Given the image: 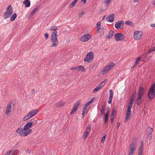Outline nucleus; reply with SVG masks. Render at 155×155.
<instances>
[{"mask_svg": "<svg viewBox=\"0 0 155 155\" xmlns=\"http://www.w3.org/2000/svg\"><path fill=\"white\" fill-rule=\"evenodd\" d=\"M144 89L142 87H140L139 88L138 96L136 98V103L137 105H139L142 102L141 97L144 93Z\"/></svg>", "mask_w": 155, "mask_h": 155, "instance_id": "1", "label": "nucleus"}, {"mask_svg": "<svg viewBox=\"0 0 155 155\" xmlns=\"http://www.w3.org/2000/svg\"><path fill=\"white\" fill-rule=\"evenodd\" d=\"M155 96V83L153 84L151 87L149 88L148 91V101L150 100H152Z\"/></svg>", "mask_w": 155, "mask_h": 155, "instance_id": "2", "label": "nucleus"}, {"mask_svg": "<svg viewBox=\"0 0 155 155\" xmlns=\"http://www.w3.org/2000/svg\"><path fill=\"white\" fill-rule=\"evenodd\" d=\"M57 31L53 32L51 34V41L53 43L51 46V47H55L58 45V41L57 37Z\"/></svg>", "mask_w": 155, "mask_h": 155, "instance_id": "3", "label": "nucleus"}, {"mask_svg": "<svg viewBox=\"0 0 155 155\" xmlns=\"http://www.w3.org/2000/svg\"><path fill=\"white\" fill-rule=\"evenodd\" d=\"M13 12V9L11 5H9L7 8L5 12L3 14L4 18L6 19L9 18L12 14Z\"/></svg>", "mask_w": 155, "mask_h": 155, "instance_id": "4", "label": "nucleus"}, {"mask_svg": "<svg viewBox=\"0 0 155 155\" xmlns=\"http://www.w3.org/2000/svg\"><path fill=\"white\" fill-rule=\"evenodd\" d=\"M137 143L134 142H133L130 145V149L129 151L128 155H133L137 147Z\"/></svg>", "mask_w": 155, "mask_h": 155, "instance_id": "5", "label": "nucleus"}, {"mask_svg": "<svg viewBox=\"0 0 155 155\" xmlns=\"http://www.w3.org/2000/svg\"><path fill=\"white\" fill-rule=\"evenodd\" d=\"M26 130H24V127L21 126H20L19 128H18L16 130L17 133L19 134L20 135L22 136H25V131Z\"/></svg>", "mask_w": 155, "mask_h": 155, "instance_id": "6", "label": "nucleus"}, {"mask_svg": "<svg viewBox=\"0 0 155 155\" xmlns=\"http://www.w3.org/2000/svg\"><path fill=\"white\" fill-rule=\"evenodd\" d=\"M142 34V32L140 31H135L134 33V39L136 40H139Z\"/></svg>", "mask_w": 155, "mask_h": 155, "instance_id": "7", "label": "nucleus"}, {"mask_svg": "<svg viewBox=\"0 0 155 155\" xmlns=\"http://www.w3.org/2000/svg\"><path fill=\"white\" fill-rule=\"evenodd\" d=\"M115 38L116 41H122L124 40V36L121 33H118L115 35Z\"/></svg>", "mask_w": 155, "mask_h": 155, "instance_id": "8", "label": "nucleus"}, {"mask_svg": "<svg viewBox=\"0 0 155 155\" xmlns=\"http://www.w3.org/2000/svg\"><path fill=\"white\" fill-rule=\"evenodd\" d=\"M124 22L123 21H118L116 23L115 27L116 29H120L123 27Z\"/></svg>", "mask_w": 155, "mask_h": 155, "instance_id": "9", "label": "nucleus"}, {"mask_svg": "<svg viewBox=\"0 0 155 155\" xmlns=\"http://www.w3.org/2000/svg\"><path fill=\"white\" fill-rule=\"evenodd\" d=\"M94 59V54L92 52L88 53V63L92 62Z\"/></svg>", "mask_w": 155, "mask_h": 155, "instance_id": "10", "label": "nucleus"}, {"mask_svg": "<svg viewBox=\"0 0 155 155\" xmlns=\"http://www.w3.org/2000/svg\"><path fill=\"white\" fill-rule=\"evenodd\" d=\"M80 105V103L79 101L76 102L73 107V110L71 112L70 114H74L76 111L78 106Z\"/></svg>", "mask_w": 155, "mask_h": 155, "instance_id": "11", "label": "nucleus"}, {"mask_svg": "<svg viewBox=\"0 0 155 155\" xmlns=\"http://www.w3.org/2000/svg\"><path fill=\"white\" fill-rule=\"evenodd\" d=\"M114 14H112L108 16L106 18V20L108 21L113 22L114 21Z\"/></svg>", "mask_w": 155, "mask_h": 155, "instance_id": "12", "label": "nucleus"}, {"mask_svg": "<svg viewBox=\"0 0 155 155\" xmlns=\"http://www.w3.org/2000/svg\"><path fill=\"white\" fill-rule=\"evenodd\" d=\"M109 92L110 97L108 102L109 104H111V103L112 100L113 96V93L112 90H110Z\"/></svg>", "mask_w": 155, "mask_h": 155, "instance_id": "13", "label": "nucleus"}, {"mask_svg": "<svg viewBox=\"0 0 155 155\" xmlns=\"http://www.w3.org/2000/svg\"><path fill=\"white\" fill-rule=\"evenodd\" d=\"M76 70L78 71H85V70L84 66L82 65H80L76 67Z\"/></svg>", "mask_w": 155, "mask_h": 155, "instance_id": "14", "label": "nucleus"}, {"mask_svg": "<svg viewBox=\"0 0 155 155\" xmlns=\"http://www.w3.org/2000/svg\"><path fill=\"white\" fill-rule=\"evenodd\" d=\"M32 126L31 123L28 122L25 125L24 127V130H27L29 128L31 127Z\"/></svg>", "mask_w": 155, "mask_h": 155, "instance_id": "15", "label": "nucleus"}, {"mask_svg": "<svg viewBox=\"0 0 155 155\" xmlns=\"http://www.w3.org/2000/svg\"><path fill=\"white\" fill-rule=\"evenodd\" d=\"M11 109L12 107L11 104H8L6 107V110L5 112V113L7 115H8L10 112Z\"/></svg>", "mask_w": 155, "mask_h": 155, "instance_id": "16", "label": "nucleus"}, {"mask_svg": "<svg viewBox=\"0 0 155 155\" xmlns=\"http://www.w3.org/2000/svg\"><path fill=\"white\" fill-rule=\"evenodd\" d=\"M131 115L130 113H126V117L124 120L125 122H127L128 119L131 118Z\"/></svg>", "mask_w": 155, "mask_h": 155, "instance_id": "17", "label": "nucleus"}, {"mask_svg": "<svg viewBox=\"0 0 155 155\" xmlns=\"http://www.w3.org/2000/svg\"><path fill=\"white\" fill-rule=\"evenodd\" d=\"M110 70V69L108 67V66L107 65L103 69V70L102 71V74H106L107 73L109 72Z\"/></svg>", "mask_w": 155, "mask_h": 155, "instance_id": "18", "label": "nucleus"}, {"mask_svg": "<svg viewBox=\"0 0 155 155\" xmlns=\"http://www.w3.org/2000/svg\"><path fill=\"white\" fill-rule=\"evenodd\" d=\"M23 4H25L26 7H28L30 5V2L29 0H25L23 2Z\"/></svg>", "mask_w": 155, "mask_h": 155, "instance_id": "19", "label": "nucleus"}, {"mask_svg": "<svg viewBox=\"0 0 155 155\" xmlns=\"http://www.w3.org/2000/svg\"><path fill=\"white\" fill-rule=\"evenodd\" d=\"M80 40L82 41H87V34L84 35L80 38Z\"/></svg>", "mask_w": 155, "mask_h": 155, "instance_id": "20", "label": "nucleus"}, {"mask_svg": "<svg viewBox=\"0 0 155 155\" xmlns=\"http://www.w3.org/2000/svg\"><path fill=\"white\" fill-rule=\"evenodd\" d=\"M37 113V110H33L29 113L32 117L35 116Z\"/></svg>", "mask_w": 155, "mask_h": 155, "instance_id": "21", "label": "nucleus"}, {"mask_svg": "<svg viewBox=\"0 0 155 155\" xmlns=\"http://www.w3.org/2000/svg\"><path fill=\"white\" fill-rule=\"evenodd\" d=\"M87 103H86L84 107L83 108L82 112V117H84V114H85V111L86 110V109L87 108Z\"/></svg>", "mask_w": 155, "mask_h": 155, "instance_id": "22", "label": "nucleus"}, {"mask_svg": "<svg viewBox=\"0 0 155 155\" xmlns=\"http://www.w3.org/2000/svg\"><path fill=\"white\" fill-rule=\"evenodd\" d=\"M65 103L64 102L60 101L59 102H58V103H57L55 104V105L57 107H61L63 105L65 104Z\"/></svg>", "mask_w": 155, "mask_h": 155, "instance_id": "23", "label": "nucleus"}, {"mask_svg": "<svg viewBox=\"0 0 155 155\" xmlns=\"http://www.w3.org/2000/svg\"><path fill=\"white\" fill-rule=\"evenodd\" d=\"M147 134L148 135V134L151 135L152 133L153 132V129L152 128H151L150 127H148L147 128Z\"/></svg>", "mask_w": 155, "mask_h": 155, "instance_id": "24", "label": "nucleus"}, {"mask_svg": "<svg viewBox=\"0 0 155 155\" xmlns=\"http://www.w3.org/2000/svg\"><path fill=\"white\" fill-rule=\"evenodd\" d=\"M114 31H110L107 35V38H110L112 37L113 35Z\"/></svg>", "mask_w": 155, "mask_h": 155, "instance_id": "25", "label": "nucleus"}, {"mask_svg": "<svg viewBox=\"0 0 155 155\" xmlns=\"http://www.w3.org/2000/svg\"><path fill=\"white\" fill-rule=\"evenodd\" d=\"M30 123H31L32 124V126H35V125L37 122V121L36 120H35L34 119H32L30 120Z\"/></svg>", "mask_w": 155, "mask_h": 155, "instance_id": "26", "label": "nucleus"}, {"mask_svg": "<svg viewBox=\"0 0 155 155\" xmlns=\"http://www.w3.org/2000/svg\"><path fill=\"white\" fill-rule=\"evenodd\" d=\"M103 86L102 85H101V84H100L97 87H96V88L94 89V90L93 91V92H95L97 91L98 90L100 89Z\"/></svg>", "mask_w": 155, "mask_h": 155, "instance_id": "27", "label": "nucleus"}, {"mask_svg": "<svg viewBox=\"0 0 155 155\" xmlns=\"http://www.w3.org/2000/svg\"><path fill=\"white\" fill-rule=\"evenodd\" d=\"M17 17V14L16 13H14L10 18V20L12 21H13L15 20Z\"/></svg>", "mask_w": 155, "mask_h": 155, "instance_id": "28", "label": "nucleus"}, {"mask_svg": "<svg viewBox=\"0 0 155 155\" xmlns=\"http://www.w3.org/2000/svg\"><path fill=\"white\" fill-rule=\"evenodd\" d=\"M107 66L110 70L114 66H115V64L113 62H111L110 63H108Z\"/></svg>", "mask_w": 155, "mask_h": 155, "instance_id": "29", "label": "nucleus"}, {"mask_svg": "<svg viewBox=\"0 0 155 155\" xmlns=\"http://www.w3.org/2000/svg\"><path fill=\"white\" fill-rule=\"evenodd\" d=\"M106 107V106L104 104L102 106V109L101 110V113L102 115H103L104 114Z\"/></svg>", "mask_w": 155, "mask_h": 155, "instance_id": "30", "label": "nucleus"}, {"mask_svg": "<svg viewBox=\"0 0 155 155\" xmlns=\"http://www.w3.org/2000/svg\"><path fill=\"white\" fill-rule=\"evenodd\" d=\"M32 117L31 116L30 114L28 113L27 115L25 116L23 118L24 120L25 121L27 120L30 118Z\"/></svg>", "mask_w": 155, "mask_h": 155, "instance_id": "31", "label": "nucleus"}, {"mask_svg": "<svg viewBox=\"0 0 155 155\" xmlns=\"http://www.w3.org/2000/svg\"><path fill=\"white\" fill-rule=\"evenodd\" d=\"M141 59V58L140 57H138L137 58L135 63L134 64L133 67H134L137 65L139 64V62L140 61Z\"/></svg>", "mask_w": 155, "mask_h": 155, "instance_id": "32", "label": "nucleus"}, {"mask_svg": "<svg viewBox=\"0 0 155 155\" xmlns=\"http://www.w3.org/2000/svg\"><path fill=\"white\" fill-rule=\"evenodd\" d=\"M87 137V127L85 131L83 136V139H85Z\"/></svg>", "mask_w": 155, "mask_h": 155, "instance_id": "33", "label": "nucleus"}, {"mask_svg": "<svg viewBox=\"0 0 155 155\" xmlns=\"http://www.w3.org/2000/svg\"><path fill=\"white\" fill-rule=\"evenodd\" d=\"M32 131V130L31 129H28L27 130L25 131V136H27L28 134H29L30 133H31Z\"/></svg>", "mask_w": 155, "mask_h": 155, "instance_id": "34", "label": "nucleus"}, {"mask_svg": "<svg viewBox=\"0 0 155 155\" xmlns=\"http://www.w3.org/2000/svg\"><path fill=\"white\" fill-rule=\"evenodd\" d=\"M108 115H107V114H105V115L104 122L105 123H106L107 122L108 119Z\"/></svg>", "mask_w": 155, "mask_h": 155, "instance_id": "35", "label": "nucleus"}, {"mask_svg": "<svg viewBox=\"0 0 155 155\" xmlns=\"http://www.w3.org/2000/svg\"><path fill=\"white\" fill-rule=\"evenodd\" d=\"M143 150H142V149H139L138 151V155H142Z\"/></svg>", "mask_w": 155, "mask_h": 155, "instance_id": "36", "label": "nucleus"}, {"mask_svg": "<svg viewBox=\"0 0 155 155\" xmlns=\"http://www.w3.org/2000/svg\"><path fill=\"white\" fill-rule=\"evenodd\" d=\"M57 27L55 26H53L50 28V30L55 31L57 30Z\"/></svg>", "mask_w": 155, "mask_h": 155, "instance_id": "37", "label": "nucleus"}, {"mask_svg": "<svg viewBox=\"0 0 155 155\" xmlns=\"http://www.w3.org/2000/svg\"><path fill=\"white\" fill-rule=\"evenodd\" d=\"M39 7L40 5L36 6L35 8L34 9L32 12L35 13L36 11L38 9V8Z\"/></svg>", "mask_w": 155, "mask_h": 155, "instance_id": "38", "label": "nucleus"}, {"mask_svg": "<svg viewBox=\"0 0 155 155\" xmlns=\"http://www.w3.org/2000/svg\"><path fill=\"white\" fill-rule=\"evenodd\" d=\"M111 0H105L104 1V3L107 4V5H109L110 3Z\"/></svg>", "mask_w": 155, "mask_h": 155, "instance_id": "39", "label": "nucleus"}, {"mask_svg": "<svg viewBox=\"0 0 155 155\" xmlns=\"http://www.w3.org/2000/svg\"><path fill=\"white\" fill-rule=\"evenodd\" d=\"M155 51V46L151 48L149 51L148 52L147 54H149L150 52L153 51Z\"/></svg>", "mask_w": 155, "mask_h": 155, "instance_id": "40", "label": "nucleus"}, {"mask_svg": "<svg viewBox=\"0 0 155 155\" xmlns=\"http://www.w3.org/2000/svg\"><path fill=\"white\" fill-rule=\"evenodd\" d=\"M107 82V80L105 79L103 82L100 83L101 85H102L103 87L105 84Z\"/></svg>", "mask_w": 155, "mask_h": 155, "instance_id": "41", "label": "nucleus"}, {"mask_svg": "<svg viewBox=\"0 0 155 155\" xmlns=\"http://www.w3.org/2000/svg\"><path fill=\"white\" fill-rule=\"evenodd\" d=\"M143 143L142 141L141 142V143L140 144V148L139 149H142V150L143 149Z\"/></svg>", "mask_w": 155, "mask_h": 155, "instance_id": "42", "label": "nucleus"}, {"mask_svg": "<svg viewBox=\"0 0 155 155\" xmlns=\"http://www.w3.org/2000/svg\"><path fill=\"white\" fill-rule=\"evenodd\" d=\"M94 99L95 97H94L92 100H90L88 102V106L92 103L94 102Z\"/></svg>", "mask_w": 155, "mask_h": 155, "instance_id": "43", "label": "nucleus"}, {"mask_svg": "<svg viewBox=\"0 0 155 155\" xmlns=\"http://www.w3.org/2000/svg\"><path fill=\"white\" fill-rule=\"evenodd\" d=\"M116 111L114 109L113 110L112 113L111 114V115L112 116H115L116 114Z\"/></svg>", "mask_w": 155, "mask_h": 155, "instance_id": "44", "label": "nucleus"}, {"mask_svg": "<svg viewBox=\"0 0 155 155\" xmlns=\"http://www.w3.org/2000/svg\"><path fill=\"white\" fill-rule=\"evenodd\" d=\"M76 3H75L74 2H72L70 5L69 7L70 8H72L75 5Z\"/></svg>", "mask_w": 155, "mask_h": 155, "instance_id": "45", "label": "nucleus"}, {"mask_svg": "<svg viewBox=\"0 0 155 155\" xmlns=\"http://www.w3.org/2000/svg\"><path fill=\"white\" fill-rule=\"evenodd\" d=\"M14 150H15L12 151H13V154H14V155H17L18 153V150H16L15 151H14Z\"/></svg>", "mask_w": 155, "mask_h": 155, "instance_id": "46", "label": "nucleus"}, {"mask_svg": "<svg viewBox=\"0 0 155 155\" xmlns=\"http://www.w3.org/2000/svg\"><path fill=\"white\" fill-rule=\"evenodd\" d=\"M132 22L130 21H128L125 22V24L127 25H130V24H131V23H132Z\"/></svg>", "mask_w": 155, "mask_h": 155, "instance_id": "47", "label": "nucleus"}, {"mask_svg": "<svg viewBox=\"0 0 155 155\" xmlns=\"http://www.w3.org/2000/svg\"><path fill=\"white\" fill-rule=\"evenodd\" d=\"M131 107H127V111H126V112L131 113Z\"/></svg>", "mask_w": 155, "mask_h": 155, "instance_id": "48", "label": "nucleus"}, {"mask_svg": "<svg viewBox=\"0 0 155 155\" xmlns=\"http://www.w3.org/2000/svg\"><path fill=\"white\" fill-rule=\"evenodd\" d=\"M100 25H101V22H97V28L98 29H99ZM98 30H99V29H98Z\"/></svg>", "mask_w": 155, "mask_h": 155, "instance_id": "49", "label": "nucleus"}, {"mask_svg": "<svg viewBox=\"0 0 155 155\" xmlns=\"http://www.w3.org/2000/svg\"><path fill=\"white\" fill-rule=\"evenodd\" d=\"M45 38L46 40L48 39V38L49 35L48 33H45Z\"/></svg>", "mask_w": 155, "mask_h": 155, "instance_id": "50", "label": "nucleus"}, {"mask_svg": "<svg viewBox=\"0 0 155 155\" xmlns=\"http://www.w3.org/2000/svg\"><path fill=\"white\" fill-rule=\"evenodd\" d=\"M133 103L129 102V103H128V107H131L132 108V106H133Z\"/></svg>", "mask_w": 155, "mask_h": 155, "instance_id": "51", "label": "nucleus"}, {"mask_svg": "<svg viewBox=\"0 0 155 155\" xmlns=\"http://www.w3.org/2000/svg\"><path fill=\"white\" fill-rule=\"evenodd\" d=\"M152 135L148 134V136L147 137V138L148 139H149V140H150L152 138Z\"/></svg>", "mask_w": 155, "mask_h": 155, "instance_id": "52", "label": "nucleus"}, {"mask_svg": "<svg viewBox=\"0 0 155 155\" xmlns=\"http://www.w3.org/2000/svg\"><path fill=\"white\" fill-rule=\"evenodd\" d=\"M84 14V12H82L81 13L79 14L78 17H81Z\"/></svg>", "mask_w": 155, "mask_h": 155, "instance_id": "53", "label": "nucleus"}, {"mask_svg": "<svg viewBox=\"0 0 155 155\" xmlns=\"http://www.w3.org/2000/svg\"><path fill=\"white\" fill-rule=\"evenodd\" d=\"M12 150H10L8 152H7L5 155H10L11 153H12Z\"/></svg>", "mask_w": 155, "mask_h": 155, "instance_id": "54", "label": "nucleus"}, {"mask_svg": "<svg viewBox=\"0 0 155 155\" xmlns=\"http://www.w3.org/2000/svg\"><path fill=\"white\" fill-rule=\"evenodd\" d=\"M106 135L103 136L101 139V142L104 143L105 140Z\"/></svg>", "mask_w": 155, "mask_h": 155, "instance_id": "55", "label": "nucleus"}, {"mask_svg": "<svg viewBox=\"0 0 155 155\" xmlns=\"http://www.w3.org/2000/svg\"><path fill=\"white\" fill-rule=\"evenodd\" d=\"M120 126V123L119 122H117V127L118 128Z\"/></svg>", "mask_w": 155, "mask_h": 155, "instance_id": "56", "label": "nucleus"}, {"mask_svg": "<svg viewBox=\"0 0 155 155\" xmlns=\"http://www.w3.org/2000/svg\"><path fill=\"white\" fill-rule=\"evenodd\" d=\"M134 99L133 97H132L130 100L129 102L133 103Z\"/></svg>", "mask_w": 155, "mask_h": 155, "instance_id": "57", "label": "nucleus"}, {"mask_svg": "<svg viewBox=\"0 0 155 155\" xmlns=\"http://www.w3.org/2000/svg\"><path fill=\"white\" fill-rule=\"evenodd\" d=\"M91 36L88 34V41L91 38Z\"/></svg>", "mask_w": 155, "mask_h": 155, "instance_id": "58", "label": "nucleus"}, {"mask_svg": "<svg viewBox=\"0 0 155 155\" xmlns=\"http://www.w3.org/2000/svg\"><path fill=\"white\" fill-rule=\"evenodd\" d=\"M110 119L111 120V122L113 123L114 120V117H112V116H111V117L110 118Z\"/></svg>", "mask_w": 155, "mask_h": 155, "instance_id": "59", "label": "nucleus"}, {"mask_svg": "<svg viewBox=\"0 0 155 155\" xmlns=\"http://www.w3.org/2000/svg\"><path fill=\"white\" fill-rule=\"evenodd\" d=\"M150 26L152 27H153V28L155 27V24H152L150 25Z\"/></svg>", "mask_w": 155, "mask_h": 155, "instance_id": "60", "label": "nucleus"}, {"mask_svg": "<svg viewBox=\"0 0 155 155\" xmlns=\"http://www.w3.org/2000/svg\"><path fill=\"white\" fill-rule=\"evenodd\" d=\"M84 61H87V54L86 56V57H85V58H84Z\"/></svg>", "mask_w": 155, "mask_h": 155, "instance_id": "61", "label": "nucleus"}, {"mask_svg": "<svg viewBox=\"0 0 155 155\" xmlns=\"http://www.w3.org/2000/svg\"><path fill=\"white\" fill-rule=\"evenodd\" d=\"M86 2V0H82L81 2H83V4H84Z\"/></svg>", "mask_w": 155, "mask_h": 155, "instance_id": "62", "label": "nucleus"}, {"mask_svg": "<svg viewBox=\"0 0 155 155\" xmlns=\"http://www.w3.org/2000/svg\"><path fill=\"white\" fill-rule=\"evenodd\" d=\"M152 4L153 5H155V0H153Z\"/></svg>", "mask_w": 155, "mask_h": 155, "instance_id": "63", "label": "nucleus"}, {"mask_svg": "<svg viewBox=\"0 0 155 155\" xmlns=\"http://www.w3.org/2000/svg\"><path fill=\"white\" fill-rule=\"evenodd\" d=\"M27 152L28 153H31V151L30 150H27Z\"/></svg>", "mask_w": 155, "mask_h": 155, "instance_id": "64", "label": "nucleus"}]
</instances>
